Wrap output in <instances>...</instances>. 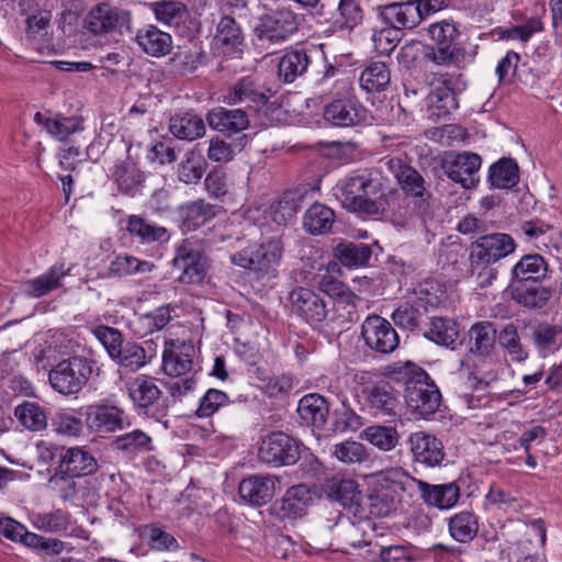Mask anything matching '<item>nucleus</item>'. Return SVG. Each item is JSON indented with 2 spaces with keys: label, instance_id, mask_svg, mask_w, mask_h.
<instances>
[{
  "label": "nucleus",
  "instance_id": "f257e3e1",
  "mask_svg": "<svg viewBox=\"0 0 562 562\" xmlns=\"http://www.w3.org/2000/svg\"><path fill=\"white\" fill-rule=\"evenodd\" d=\"M283 256L281 236L263 238L259 244L250 245L234 255L232 262L240 268L254 272L257 278L276 271Z\"/></svg>",
  "mask_w": 562,
  "mask_h": 562
},
{
  "label": "nucleus",
  "instance_id": "f03ea898",
  "mask_svg": "<svg viewBox=\"0 0 562 562\" xmlns=\"http://www.w3.org/2000/svg\"><path fill=\"white\" fill-rule=\"evenodd\" d=\"M300 18L290 7H280L261 14L254 29L260 47L282 45L299 31Z\"/></svg>",
  "mask_w": 562,
  "mask_h": 562
},
{
  "label": "nucleus",
  "instance_id": "7ed1b4c3",
  "mask_svg": "<svg viewBox=\"0 0 562 562\" xmlns=\"http://www.w3.org/2000/svg\"><path fill=\"white\" fill-rule=\"evenodd\" d=\"M94 370L99 371V368H95L93 359L72 356L50 369L48 381L58 393L74 395L87 385Z\"/></svg>",
  "mask_w": 562,
  "mask_h": 562
},
{
  "label": "nucleus",
  "instance_id": "20e7f679",
  "mask_svg": "<svg viewBox=\"0 0 562 562\" xmlns=\"http://www.w3.org/2000/svg\"><path fill=\"white\" fill-rule=\"evenodd\" d=\"M356 381L361 385L358 394L362 411L373 417L394 418L400 409V400L395 389L384 380L366 381L367 372L356 374Z\"/></svg>",
  "mask_w": 562,
  "mask_h": 562
},
{
  "label": "nucleus",
  "instance_id": "39448f33",
  "mask_svg": "<svg viewBox=\"0 0 562 562\" xmlns=\"http://www.w3.org/2000/svg\"><path fill=\"white\" fill-rule=\"evenodd\" d=\"M41 458L46 462L56 464L58 474L70 477L91 475L99 468L93 454L82 447H65L50 443L42 448Z\"/></svg>",
  "mask_w": 562,
  "mask_h": 562
},
{
  "label": "nucleus",
  "instance_id": "423d86ee",
  "mask_svg": "<svg viewBox=\"0 0 562 562\" xmlns=\"http://www.w3.org/2000/svg\"><path fill=\"white\" fill-rule=\"evenodd\" d=\"M467 81L462 74H436L428 94V105L432 115L438 119H448L459 109L458 94L465 90Z\"/></svg>",
  "mask_w": 562,
  "mask_h": 562
},
{
  "label": "nucleus",
  "instance_id": "0eeeda50",
  "mask_svg": "<svg viewBox=\"0 0 562 562\" xmlns=\"http://www.w3.org/2000/svg\"><path fill=\"white\" fill-rule=\"evenodd\" d=\"M428 34L435 43L429 58L437 65H457L464 59L465 48L459 42L461 33L456 23L446 20L429 25Z\"/></svg>",
  "mask_w": 562,
  "mask_h": 562
},
{
  "label": "nucleus",
  "instance_id": "6e6552de",
  "mask_svg": "<svg viewBox=\"0 0 562 562\" xmlns=\"http://www.w3.org/2000/svg\"><path fill=\"white\" fill-rule=\"evenodd\" d=\"M387 169L394 175L402 191L414 199L416 210L425 221L431 214V192L424 177L412 166L403 164L400 158H391L386 161Z\"/></svg>",
  "mask_w": 562,
  "mask_h": 562
},
{
  "label": "nucleus",
  "instance_id": "1a4fd4ad",
  "mask_svg": "<svg viewBox=\"0 0 562 562\" xmlns=\"http://www.w3.org/2000/svg\"><path fill=\"white\" fill-rule=\"evenodd\" d=\"M323 119L334 127H356L366 122L367 109L351 89H346L324 105Z\"/></svg>",
  "mask_w": 562,
  "mask_h": 562
},
{
  "label": "nucleus",
  "instance_id": "9d476101",
  "mask_svg": "<svg viewBox=\"0 0 562 562\" xmlns=\"http://www.w3.org/2000/svg\"><path fill=\"white\" fill-rule=\"evenodd\" d=\"M303 443L283 431H272L261 439L258 458L272 467L295 464Z\"/></svg>",
  "mask_w": 562,
  "mask_h": 562
},
{
  "label": "nucleus",
  "instance_id": "9b49d317",
  "mask_svg": "<svg viewBox=\"0 0 562 562\" xmlns=\"http://www.w3.org/2000/svg\"><path fill=\"white\" fill-rule=\"evenodd\" d=\"M516 247V241L509 234H484L470 245V267L494 265L512 255Z\"/></svg>",
  "mask_w": 562,
  "mask_h": 562
},
{
  "label": "nucleus",
  "instance_id": "f8f14e48",
  "mask_svg": "<svg viewBox=\"0 0 562 562\" xmlns=\"http://www.w3.org/2000/svg\"><path fill=\"white\" fill-rule=\"evenodd\" d=\"M379 179L372 178L367 170L355 172L342 180L340 184V199L344 207L366 213V204L381 191Z\"/></svg>",
  "mask_w": 562,
  "mask_h": 562
},
{
  "label": "nucleus",
  "instance_id": "ddd939ff",
  "mask_svg": "<svg viewBox=\"0 0 562 562\" xmlns=\"http://www.w3.org/2000/svg\"><path fill=\"white\" fill-rule=\"evenodd\" d=\"M407 407L424 418L434 415L441 405V393L427 372L419 374L411 386L405 387Z\"/></svg>",
  "mask_w": 562,
  "mask_h": 562
},
{
  "label": "nucleus",
  "instance_id": "4468645a",
  "mask_svg": "<svg viewBox=\"0 0 562 562\" xmlns=\"http://www.w3.org/2000/svg\"><path fill=\"white\" fill-rule=\"evenodd\" d=\"M131 13L109 3H99L85 18V27L94 35L120 33L130 30Z\"/></svg>",
  "mask_w": 562,
  "mask_h": 562
},
{
  "label": "nucleus",
  "instance_id": "2eb2a0df",
  "mask_svg": "<svg viewBox=\"0 0 562 562\" xmlns=\"http://www.w3.org/2000/svg\"><path fill=\"white\" fill-rule=\"evenodd\" d=\"M407 476L398 470L389 471L384 475L385 481H390L391 485H381L373 490L367 497L366 505L369 514L374 517H386L396 510L400 503V491L404 490L402 479Z\"/></svg>",
  "mask_w": 562,
  "mask_h": 562
},
{
  "label": "nucleus",
  "instance_id": "dca6fc26",
  "mask_svg": "<svg viewBox=\"0 0 562 562\" xmlns=\"http://www.w3.org/2000/svg\"><path fill=\"white\" fill-rule=\"evenodd\" d=\"M172 265L181 271L178 278L181 283L200 284L205 278V257L198 241L184 239L176 250Z\"/></svg>",
  "mask_w": 562,
  "mask_h": 562
},
{
  "label": "nucleus",
  "instance_id": "f3484780",
  "mask_svg": "<svg viewBox=\"0 0 562 562\" xmlns=\"http://www.w3.org/2000/svg\"><path fill=\"white\" fill-rule=\"evenodd\" d=\"M361 336L366 345L375 352L387 355L400 344V337L392 324L380 315L368 316L361 326Z\"/></svg>",
  "mask_w": 562,
  "mask_h": 562
},
{
  "label": "nucleus",
  "instance_id": "a211bd4d",
  "mask_svg": "<svg viewBox=\"0 0 562 562\" xmlns=\"http://www.w3.org/2000/svg\"><path fill=\"white\" fill-rule=\"evenodd\" d=\"M292 311L308 324H318L325 321L328 314V304L331 299L316 293L312 289L299 286L289 295Z\"/></svg>",
  "mask_w": 562,
  "mask_h": 562
},
{
  "label": "nucleus",
  "instance_id": "6ab92c4d",
  "mask_svg": "<svg viewBox=\"0 0 562 562\" xmlns=\"http://www.w3.org/2000/svg\"><path fill=\"white\" fill-rule=\"evenodd\" d=\"M85 423L97 434L115 432L130 426L124 409L109 403L89 405L85 412Z\"/></svg>",
  "mask_w": 562,
  "mask_h": 562
},
{
  "label": "nucleus",
  "instance_id": "aec40b11",
  "mask_svg": "<svg viewBox=\"0 0 562 562\" xmlns=\"http://www.w3.org/2000/svg\"><path fill=\"white\" fill-rule=\"evenodd\" d=\"M312 501V491L307 485H293L270 505L269 513L279 520H294L305 514Z\"/></svg>",
  "mask_w": 562,
  "mask_h": 562
},
{
  "label": "nucleus",
  "instance_id": "412c9836",
  "mask_svg": "<svg viewBox=\"0 0 562 562\" xmlns=\"http://www.w3.org/2000/svg\"><path fill=\"white\" fill-rule=\"evenodd\" d=\"M406 480L417 486L419 497L428 506L447 510L454 507L460 499L461 491L456 482L430 484L426 481L409 476H407Z\"/></svg>",
  "mask_w": 562,
  "mask_h": 562
},
{
  "label": "nucleus",
  "instance_id": "4be33fe9",
  "mask_svg": "<svg viewBox=\"0 0 562 562\" xmlns=\"http://www.w3.org/2000/svg\"><path fill=\"white\" fill-rule=\"evenodd\" d=\"M414 0L393 2L376 8L379 18L387 26L400 31L413 30L424 20Z\"/></svg>",
  "mask_w": 562,
  "mask_h": 562
},
{
  "label": "nucleus",
  "instance_id": "5701e85b",
  "mask_svg": "<svg viewBox=\"0 0 562 562\" xmlns=\"http://www.w3.org/2000/svg\"><path fill=\"white\" fill-rule=\"evenodd\" d=\"M215 23L212 43L224 55H235L241 52L245 42L244 31L234 16L222 10Z\"/></svg>",
  "mask_w": 562,
  "mask_h": 562
},
{
  "label": "nucleus",
  "instance_id": "b1692460",
  "mask_svg": "<svg viewBox=\"0 0 562 562\" xmlns=\"http://www.w3.org/2000/svg\"><path fill=\"white\" fill-rule=\"evenodd\" d=\"M268 91L255 78L246 76L227 89V92L223 95V101L231 105L246 103L247 108L258 111L268 103Z\"/></svg>",
  "mask_w": 562,
  "mask_h": 562
},
{
  "label": "nucleus",
  "instance_id": "393cba45",
  "mask_svg": "<svg viewBox=\"0 0 562 562\" xmlns=\"http://www.w3.org/2000/svg\"><path fill=\"white\" fill-rule=\"evenodd\" d=\"M481 164L482 159L477 154L464 151L447 159L442 167L449 179L464 189H471L479 182Z\"/></svg>",
  "mask_w": 562,
  "mask_h": 562
},
{
  "label": "nucleus",
  "instance_id": "a878e982",
  "mask_svg": "<svg viewBox=\"0 0 562 562\" xmlns=\"http://www.w3.org/2000/svg\"><path fill=\"white\" fill-rule=\"evenodd\" d=\"M407 443L413 454V460L425 467H437L441 464L445 458L442 442L436 436L426 431L411 434Z\"/></svg>",
  "mask_w": 562,
  "mask_h": 562
},
{
  "label": "nucleus",
  "instance_id": "bb28decb",
  "mask_svg": "<svg viewBox=\"0 0 562 562\" xmlns=\"http://www.w3.org/2000/svg\"><path fill=\"white\" fill-rule=\"evenodd\" d=\"M508 292L510 299L520 307L528 311H541L544 308L553 294L550 286L540 283L509 284Z\"/></svg>",
  "mask_w": 562,
  "mask_h": 562
},
{
  "label": "nucleus",
  "instance_id": "cd10ccee",
  "mask_svg": "<svg viewBox=\"0 0 562 562\" xmlns=\"http://www.w3.org/2000/svg\"><path fill=\"white\" fill-rule=\"evenodd\" d=\"M206 122L212 130L232 136L248 128L249 116L243 109L216 106L206 114Z\"/></svg>",
  "mask_w": 562,
  "mask_h": 562
},
{
  "label": "nucleus",
  "instance_id": "c85d7f7f",
  "mask_svg": "<svg viewBox=\"0 0 562 562\" xmlns=\"http://www.w3.org/2000/svg\"><path fill=\"white\" fill-rule=\"evenodd\" d=\"M274 481L271 475H250L239 483V496L252 506H262L270 502L274 495Z\"/></svg>",
  "mask_w": 562,
  "mask_h": 562
},
{
  "label": "nucleus",
  "instance_id": "c756f323",
  "mask_svg": "<svg viewBox=\"0 0 562 562\" xmlns=\"http://www.w3.org/2000/svg\"><path fill=\"white\" fill-rule=\"evenodd\" d=\"M548 276V262L539 254L522 256L512 268L509 284L540 283Z\"/></svg>",
  "mask_w": 562,
  "mask_h": 562
},
{
  "label": "nucleus",
  "instance_id": "7c9ffc66",
  "mask_svg": "<svg viewBox=\"0 0 562 562\" xmlns=\"http://www.w3.org/2000/svg\"><path fill=\"white\" fill-rule=\"evenodd\" d=\"M135 41L138 47L151 57H164L172 49L171 35L151 24L140 27L136 32Z\"/></svg>",
  "mask_w": 562,
  "mask_h": 562
},
{
  "label": "nucleus",
  "instance_id": "2f4dec72",
  "mask_svg": "<svg viewBox=\"0 0 562 562\" xmlns=\"http://www.w3.org/2000/svg\"><path fill=\"white\" fill-rule=\"evenodd\" d=\"M391 318L401 329L414 333L423 330L429 314L426 307L422 308L416 301L406 295L404 301L393 311Z\"/></svg>",
  "mask_w": 562,
  "mask_h": 562
},
{
  "label": "nucleus",
  "instance_id": "473e14b6",
  "mask_svg": "<svg viewBox=\"0 0 562 562\" xmlns=\"http://www.w3.org/2000/svg\"><path fill=\"white\" fill-rule=\"evenodd\" d=\"M549 431L546 427L533 422L522 425L517 443L514 446L515 450H522L525 453V463L535 469L538 465L536 457V448L542 445Z\"/></svg>",
  "mask_w": 562,
  "mask_h": 562
},
{
  "label": "nucleus",
  "instance_id": "72a5a7b5",
  "mask_svg": "<svg viewBox=\"0 0 562 562\" xmlns=\"http://www.w3.org/2000/svg\"><path fill=\"white\" fill-rule=\"evenodd\" d=\"M310 64L311 56L306 48H291L279 60L278 77L284 83H291L307 71Z\"/></svg>",
  "mask_w": 562,
  "mask_h": 562
},
{
  "label": "nucleus",
  "instance_id": "f704fd0d",
  "mask_svg": "<svg viewBox=\"0 0 562 562\" xmlns=\"http://www.w3.org/2000/svg\"><path fill=\"white\" fill-rule=\"evenodd\" d=\"M297 413L306 425L323 429L328 419L329 404L324 396L311 393L299 401Z\"/></svg>",
  "mask_w": 562,
  "mask_h": 562
},
{
  "label": "nucleus",
  "instance_id": "c9c22d12",
  "mask_svg": "<svg viewBox=\"0 0 562 562\" xmlns=\"http://www.w3.org/2000/svg\"><path fill=\"white\" fill-rule=\"evenodd\" d=\"M132 402L147 413L160 397L161 391L156 385L155 379L148 375H138L126 384Z\"/></svg>",
  "mask_w": 562,
  "mask_h": 562
},
{
  "label": "nucleus",
  "instance_id": "e433bc0d",
  "mask_svg": "<svg viewBox=\"0 0 562 562\" xmlns=\"http://www.w3.org/2000/svg\"><path fill=\"white\" fill-rule=\"evenodd\" d=\"M178 212L181 229L192 232L216 216V206L200 199L179 206Z\"/></svg>",
  "mask_w": 562,
  "mask_h": 562
},
{
  "label": "nucleus",
  "instance_id": "4c0bfd02",
  "mask_svg": "<svg viewBox=\"0 0 562 562\" xmlns=\"http://www.w3.org/2000/svg\"><path fill=\"white\" fill-rule=\"evenodd\" d=\"M34 122L45 128V131L60 142L66 140L71 134L82 131V120L78 116H49L42 112H36Z\"/></svg>",
  "mask_w": 562,
  "mask_h": 562
},
{
  "label": "nucleus",
  "instance_id": "58836bf2",
  "mask_svg": "<svg viewBox=\"0 0 562 562\" xmlns=\"http://www.w3.org/2000/svg\"><path fill=\"white\" fill-rule=\"evenodd\" d=\"M127 233L142 243L167 241L170 238L168 229L157 225L140 215H130L126 218Z\"/></svg>",
  "mask_w": 562,
  "mask_h": 562
},
{
  "label": "nucleus",
  "instance_id": "ea45409f",
  "mask_svg": "<svg viewBox=\"0 0 562 562\" xmlns=\"http://www.w3.org/2000/svg\"><path fill=\"white\" fill-rule=\"evenodd\" d=\"M151 437L147 432L134 429L115 437L111 442V447L125 457L133 459L139 453L151 451Z\"/></svg>",
  "mask_w": 562,
  "mask_h": 562
},
{
  "label": "nucleus",
  "instance_id": "a19ab883",
  "mask_svg": "<svg viewBox=\"0 0 562 562\" xmlns=\"http://www.w3.org/2000/svg\"><path fill=\"white\" fill-rule=\"evenodd\" d=\"M303 195L299 191H286L268 209L269 218L280 226L292 221L301 209Z\"/></svg>",
  "mask_w": 562,
  "mask_h": 562
},
{
  "label": "nucleus",
  "instance_id": "79ce46f5",
  "mask_svg": "<svg viewBox=\"0 0 562 562\" xmlns=\"http://www.w3.org/2000/svg\"><path fill=\"white\" fill-rule=\"evenodd\" d=\"M469 350L476 356H487L494 349L498 333L491 322H477L469 331Z\"/></svg>",
  "mask_w": 562,
  "mask_h": 562
},
{
  "label": "nucleus",
  "instance_id": "37998d69",
  "mask_svg": "<svg viewBox=\"0 0 562 562\" xmlns=\"http://www.w3.org/2000/svg\"><path fill=\"white\" fill-rule=\"evenodd\" d=\"M335 212L322 203L312 204L303 217V227L311 235H324L331 231Z\"/></svg>",
  "mask_w": 562,
  "mask_h": 562
},
{
  "label": "nucleus",
  "instance_id": "c03bdc74",
  "mask_svg": "<svg viewBox=\"0 0 562 562\" xmlns=\"http://www.w3.org/2000/svg\"><path fill=\"white\" fill-rule=\"evenodd\" d=\"M445 293L442 284L434 279H426L407 293V296L416 301L422 308L426 307L429 314L443 302Z\"/></svg>",
  "mask_w": 562,
  "mask_h": 562
},
{
  "label": "nucleus",
  "instance_id": "a18cd8bd",
  "mask_svg": "<svg viewBox=\"0 0 562 562\" xmlns=\"http://www.w3.org/2000/svg\"><path fill=\"white\" fill-rule=\"evenodd\" d=\"M498 345L513 362L522 363L529 358V349L522 344L514 323H507L498 331Z\"/></svg>",
  "mask_w": 562,
  "mask_h": 562
},
{
  "label": "nucleus",
  "instance_id": "49530a36",
  "mask_svg": "<svg viewBox=\"0 0 562 562\" xmlns=\"http://www.w3.org/2000/svg\"><path fill=\"white\" fill-rule=\"evenodd\" d=\"M154 268L155 265L150 261L138 259L132 255H119L110 262L105 276L109 278H125L149 273Z\"/></svg>",
  "mask_w": 562,
  "mask_h": 562
},
{
  "label": "nucleus",
  "instance_id": "de8ad7c7",
  "mask_svg": "<svg viewBox=\"0 0 562 562\" xmlns=\"http://www.w3.org/2000/svg\"><path fill=\"white\" fill-rule=\"evenodd\" d=\"M488 181L493 188L512 189L519 182V167L514 158L503 157L488 170Z\"/></svg>",
  "mask_w": 562,
  "mask_h": 562
},
{
  "label": "nucleus",
  "instance_id": "09e8293b",
  "mask_svg": "<svg viewBox=\"0 0 562 562\" xmlns=\"http://www.w3.org/2000/svg\"><path fill=\"white\" fill-rule=\"evenodd\" d=\"M334 256L348 268H359L369 265L372 249L369 245L352 241H340L334 248Z\"/></svg>",
  "mask_w": 562,
  "mask_h": 562
},
{
  "label": "nucleus",
  "instance_id": "8fccbe9b",
  "mask_svg": "<svg viewBox=\"0 0 562 562\" xmlns=\"http://www.w3.org/2000/svg\"><path fill=\"white\" fill-rule=\"evenodd\" d=\"M428 319L430 323H426L420 331L427 339L442 346L452 345L457 340L459 329L454 321L437 316H429Z\"/></svg>",
  "mask_w": 562,
  "mask_h": 562
},
{
  "label": "nucleus",
  "instance_id": "3c124183",
  "mask_svg": "<svg viewBox=\"0 0 562 562\" xmlns=\"http://www.w3.org/2000/svg\"><path fill=\"white\" fill-rule=\"evenodd\" d=\"M169 131L179 139L194 140L205 134V125L199 115L184 113L170 119Z\"/></svg>",
  "mask_w": 562,
  "mask_h": 562
},
{
  "label": "nucleus",
  "instance_id": "603ef678",
  "mask_svg": "<svg viewBox=\"0 0 562 562\" xmlns=\"http://www.w3.org/2000/svg\"><path fill=\"white\" fill-rule=\"evenodd\" d=\"M448 527L450 536L454 540L465 543L477 535V517L472 512L463 510L450 517Z\"/></svg>",
  "mask_w": 562,
  "mask_h": 562
},
{
  "label": "nucleus",
  "instance_id": "864d4df0",
  "mask_svg": "<svg viewBox=\"0 0 562 562\" xmlns=\"http://www.w3.org/2000/svg\"><path fill=\"white\" fill-rule=\"evenodd\" d=\"M68 273L64 269V265H54L45 273L35 279L27 281V293L34 297H41L50 291L58 289L60 280Z\"/></svg>",
  "mask_w": 562,
  "mask_h": 562
},
{
  "label": "nucleus",
  "instance_id": "5fc2aeb1",
  "mask_svg": "<svg viewBox=\"0 0 562 562\" xmlns=\"http://www.w3.org/2000/svg\"><path fill=\"white\" fill-rule=\"evenodd\" d=\"M359 81L367 92H381L390 85L391 74L384 63L374 61L362 70Z\"/></svg>",
  "mask_w": 562,
  "mask_h": 562
},
{
  "label": "nucleus",
  "instance_id": "6e6d98bb",
  "mask_svg": "<svg viewBox=\"0 0 562 562\" xmlns=\"http://www.w3.org/2000/svg\"><path fill=\"white\" fill-rule=\"evenodd\" d=\"M191 351H193L191 347L165 350L162 355V369L165 373L179 378L190 372L193 367Z\"/></svg>",
  "mask_w": 562,
  "mask_h": 562
},
{
  "label": "nucleus",
  "instance_id": "4d7b16f0",
  "mask_svg": "<svg viewBox=\"0 0 562 562\" xmlns=\"http://www.w3.org/2000/svg\"><path fill=\"white\" fill-rule=\"evenodd\" d=\"M112 179L122 193H131L144 180L143 173L136 164L130 159L115 165L112 172Z\"/></svg>",
  "mask_w": 562,
  "mask_h": 562
},
{
  "label": "nucleus",
  "instance_id": "13d9d810",
  "mask_svg": "<svg viewBox=\"0 0 562 562\" xmlns=\"http://www.w3.org/2000/svg\"><path fill=\"white\" fill-rule=\"evenodd\" d=\"M156 19L168 25H179L189 16L187 5L180 0H161L153 3Z\"/></svg>",
  "mask_w": 562,
  "mask_h": 562
},
{
  "label": "nucleus",
  "instance_id": "bf43d9fd",
  "mask_svg": "<svg viewBox=\"0 0 562 562\" xmlns=\"http://www.w3.org/2000/svg\"><path fill=\"white\" fill-rule=\"evenodd\" d=\"M14 416L26 429L41 431L47 426V417L43 407L36 403L24 402L14 409Z\"/></svg>",
  "mask_w": 562,
  "mask_h": 562
},
{
  "label": "nucleus",
  "instance_id": "052dcab7",
  "mask_svg": "<svg viewBox=\"0 0 562 562\" xmlns=\"http://www.w3.org/2000/svg\"><path fill=\"white\" fill-rule=\"evenodd\" d=\"M205 168L206 161L200 154L188 151L178 166V179L186 184H196L202 179Z\"/></svg>",
  "mask_w": 562,
  "mask_h": 562
},
{
  "label": "nucleus",
  "instance_id": "680f3d73",
  "mask_svg": "<svg viewBox=\"0 0 562 562\" xmlns=\"http://www.w3.org/2000/svg\"><path fill=\"white\" fill-rule=\"evenodd\" d=\"M363 425V418L350 407L346 395H342L340 406L333 412L334 431H357Z\"/></svg>",
  "mask_w": 562,
  "mask_h": 562
},
{
  "label": "nucleus",
  "instance_id": "e2e57ef3",
  "mask_svg": "<svg viewBox=\"0 0 562 562\" xmlns=\"http://www.w3.org/2000/svg\"><path fill=\"white\" fill-rule=\"evenodd\" d=\"M113 360L120 367L136 372L147 363V356L140 345L128 341L122 346L119 357H114Z\"/></svg>",
  "mask_w": 562,
  "mask_h": 562
},
{
  "label": "nucleus",
  "instance_id": "0e129e2a",
  "mask_svg": "<svg viewBox=\"0 0 562 562\" xmlns=\"http://www.w3.org/2000/svg\"><path fill=\"white\" fill-rule=\"evenodd\" d=\"M364 439L383 451H390L398 443L400 435L391 426H370L363 431Z\"/></svg>",
  "mask_w": 562,
  "mask_h": 562
},
{
  "label": "nucleus",
  "instance_id": "69168bd1",
  "mask_svg": "<svg viewBox=\"0 0 562 562\" xmlns=\"http://www.w3.org/2000/svg\"><path fill=\"white\" fill-rule=\"evenodd\" d=\"M488 385V382L469 373L465 381L460 386L459 396L467 404L468 408L481 407L483 405L482 395L486 393Z\"/></svg>",
  "mask_w": 562,
  "mask_h": 562
},
{
  "label": "nucleus",
  "instance_id": "338daca9",
  "mask_svg": "<svg viewBox=\"0 0 562 562\" xmlns=\"http://www.w3.org/2000/svg\"><path fill=\"white\" fill-rule=\"evenodd\" d=\"M94 337L102 344L110 358L119 357L123 346V335L114 327L98 325L92 329Z\"/></svg>",
  "mask_w": 562,
  "mask_h": 562
},
{
  "label": "nucleus",
  "instance_id": "774afa93",
  "mask_svg": "<svg viewBox=\"0 0 562 562\" xmlns=\"http://www.w3.org/2000/svg\"><path fill=\"white\" fill-rule=\"evenodd\" d=\"M339 27L341 30H353L362 23L363 10L358 0H340L338 4Z\"/></svg>",
  "mask_w": 562,
  "mask_h": 562
}]
</instances>
